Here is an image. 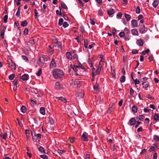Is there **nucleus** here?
<instances>
[{"label":"nucleus","instance_id":"nucleus-38","mask_svg":"<svg viewBox=\"0 0 159 159\" xmlns=\"http://www.w3.org/2000/svg\"><path fill=\"white\" fill-rule=\"evenodd\" d=\"M132 77V78L133 80L134 81V83L135 85H136L137 84H139L140 83L139 81V80L137 79H136L135 80L134 79L133 76L132 75H131Z\"/></svg>","mask_w":159,"mask_h":159},{"label":"nucleus","instance_id":"nucleus-10","mask_svg":"<svg viewBox=\"0 0 159 159\" xmlns=\"http://www.w3.org/2000/svg\"><path fill=\"white\" fill-rule=\"evenodd\" d=\"M136 44L139 46L142 47L143 46V43L142 39H139L137 40Z\"/></svg>","mask_w":159,"mask_h":159},{"label":"nucleus","instance_id":"nucleus-24","mask_svg":"<svg viewBox=\"0 0 159 159\" xmlns=\"http://www.w3.org/2000/svg\"><path fill=\"white\" fill-rule=\"evenodd\" d=\"M93 89L97 92L99 91V85L97 83H96L95 85L94 86Z\"/></svg>","mask_w":159,"mask_h":159},{"label":"nucleus","instance_id":"nucleus-29","mask_svg":"<svg viewBox=\"0 0 159 159\" xmlns=\"http://www.w3.org/2000/svg\"><path fill=\"white\" fill-rule=\"evenodd\" d=\"M61 5L62 8L64 9L66 11H67V7L65 3L64 2H61Z\"/></svg>","mask_w":159,"mask_h":159},{"label":"nucleus","instance_id":"nucleus-37","mask_svg":"<svg viewBox=\"0 0 159 159\" xmlns=\"http://www.w3.org/2000/svg\"><path fill=\"white\" fill-rule=\"evenodd\" d=\"M39 151L41 153H45V152L42 146H40L39 148Z\"/></svg>","mask_w":159,"mask_h":159},{"label":"nucleus","instance_id":"nucleus-26","mask_svg":"<svg viewBox=\"0 0 159 159\" xmlns=\"http://www.w3.org/2000/svg\"><path fill=\"white\" fill-rule=\"evenodd\" d=\"M40 113L43 115H44L45 113V110L44 107H41L40 109Z\"/></svg>","mask_w":159,"mask_h":159},{"label":"nucleus","instance_id":"nucleus-17","mask_svg":"<svg viewBox=\"0 0 159 159\" xmlns=\"http://www.w3.org/2000/svg\"><path fill=\"white\" fill-rule=\"evenodd\" d=\"M143 87L145 88V90H147V88L149 86V83L148 81L143 82L142 83Z\"/></svg>","mask_w":159,"mask_h":159},{"label":"nucleus","instance_id":"nucleus-5","mask_svg":"<svg viewBox=\"0 0 159 159\" xmlns=\"http://www.w3.org/2000/svg\"><path fill=\"white\" fill-rule=\"evenodd\" d=\"M55 88L56 89H63V85L60 82H56L55 83Z\"/></svg>","mask_w":159,"mask_h":159},{"label":"nucleus","instance_id":"nucleus-40","mask_svg":"<svg viewBox=\"0 0 159 159\" xmlns=\"http://www.w3.org/2000/svg\"><path fill=\"white\" fill-rule=\"evenodd\" d=\"M144 116L143 115H140L138 117V119L140 121H143L144 119Z\"/></svg>","mask_w":159,"mask_h":159},{"label":"nucleus","instance_id":"nucleus-54","mask_svg":"<svg viewBox=\"0 0 159 159\" xmlns=\"http://www.w3.org/2000/svg\"><path fill=\"white\" fill-rule=\"evenodd\" d=\"M122 15V14L121 12H119L117 14L116 17L117 18H120L121 17Z\"/></svg>","mask_w":159,"mask_h":159},{"label":"nucleus","instance_id":"nucleus-21","mask_svg":"<svg viewBox=\"0 0 159 159\" xmlns=\"http://www.w3.org/2000/svg\"><path fill=\"white\" fill-rule=\"evenodd\" d=\"M124 16L126 18V20L127 21H130L131 18V16L127 14L126 13H125Z\"/></svg>","mask_w":159,"mask_h":159},{"label":"nucleus","instance_id":"nucleus-47","mask_svg":"<svg viewBox=\"0 0 159 159\" xmlns=\"http://www.w3.org/2000/svg\"><path fill=\"white\" fill-rule=\"evenodd\" d=\"M98 14L99 16H102L103 14V12L102 10L101 9L98 10Z\"/></svg>","mask_w":159,"mask_h":159},{"label":"nucleus","instance_id":"nucleus-57","mask_svg":"<svg viewBox=\"0 0 159 159\" xmlns=\"http://www.w3.org/2000/svg\"><path fill=\"white\" fill-rule=\"evenodd\" d=\"M28 32H29L28 29L27 28H26L24 30V31L23 33H24V35H27L28 34Z\"/></svg>","mask_w":159,"mask_h":159},{"label":"nucleus","instance_id":"nucleus-43","mask_svg":"<svg viewBox=\"0 0 159 159\" xmlns=\"http://www.w3.org/2000/svg\"><path fill=\"white\" fill-rule=\"evenodd\" d=\"M28 43L31 45H33L35 43L34 40L33 39H30L28 42Z\"/></svg>","mask_w":159,"mask_h":159},{"label":"nucleus","instance_id":"nucleus-42","mask_svg":"<svg viewBox=\"0 0 159 159\" xmlns=\"http://www.w3.org/2000/svg\"><path fill=\"white\" fill-rule=\"evenodd\" d=\"M15 74H11L8 77L9 79L10 80H12L15 77Z\"/></svg>","mask_w":159,"mask_h":159},{"label":"nucleus","instance_id":"nucleus-48","mask_svg":"<svg viewBox=\"0 0 159 159\" xmlns=\"http://www.w3.org/2000/svg\"><path fill=\"white\" fill-rule=\"evenodd\" d=\"M22 59L25 60L26 62H29V60L27 57L25 56L22 55L21 56Z\"/></svg>","mask_w":159,"mask_h":159},{"label":"nucleus","instance_id":"nucleus-34","mask_svg":"<svg viewBox=\"0 0 159 159\" xmlns=\"http://www.w3.org/2000/svg\"><path fill=\"white\" fill-rule=\"evenodd\" d=\"M56 44L58 46V48L61 49V43L60 41H58L57 40L56 42Z\"/></svg>","mask_w":159,"mask_h":159},{"label":"nucleus","instance_id":"nucleus-64","mask_svg":"<svg viewBox=\"0 0 159 159\" xmlns=\"http://www.w3.org/2000/svg\"><path fill=\"white\" fill-rule=\"evenodd\" d=\"M132 53L133 54H135L138 53V52L136 50L134 49L132 50Z\"/></svg>","mask_w":159,"mask_h":159},{"label":"nucleus","instance_id":"nucleus-6","mask_svg":"<svg viewBox=\"0 0 159 159\" xmlns=\"http://www.w3.org/2000/svg\"><path fill=\"white\" fill-rule=\"evenodd\" d=\"M158 147L156 145L155 143H153L152 146H151L149 150L150 152L154 151L156 149L158 148Z\"/></svg>","mask_w":159,"mask_h":159},{"label":"nucleus","instance_id":"nucleus-61","mask_svg":"<svg viewBox=\"0 0 159 159\" xmlns=\"http://www.w3.org/2000/svg\"><path fill=\"white\" fill-rule=\"evenodd\" d=\"M33 120L34 122V124L37 125L38 124V122L37 119L35 118H33Z\"/></svg>","mask_w":159,"mask_h":159},{"label":"nucleus","instance_id":"nucleus-60","mask_svg":"<svg viewBox=\"0 0 159 159\" xmlns=\"http://www.w3.org/2000/svg\"><path fill=\"white\" fill-rule=\"evenodd\" d=\"M141 123H142L141 122L139 121H136V124L135 125V128H137V127H138L139 125L140 124H141Z\"/></svg>","mask_w":159,"mask_h":159},{"label":"nucleus","instance_id":"nucleus-28","mask_svg":"<svg viewBox=\"0 0 159 159\" xmlns=\"http://www.w3.org/2000/svg\"><path fill=\"white\" fill-rule=\"evenodd\" d=\"M153 139L156 142H159V136L155 135L153 136Z\"/></svg>","mask_w":159,"mask_h":159},{"label":"nucleus","instance_id":"nucleus-44","mask_svg":"<svg viewBox=\"0 0 159 159\" xmlns=\"http://www.w3.org/2000/svg\"><path fill=\"white\" fill-rule=\"evenodd\" d=\"M84 46L86 48H88V40L87 39L84 40Z\"/></svg>","mask_w":159,"mask_h":159},{"label":"nucleus","instance_id":"nucleus-53","mask_svg":"<svg viewBox=\"0 0 159 159\" xmlns=\"http://www.w3.org/2000/svg\"><path fill=\"white\" fill-rule=\"evenodd\" d=\"M63 20L62 18H60L59 20L58 25L60 26L62 25L63 23Z\"/></svg>","mask_w":159,"mask_h":159},{"label":"nucleus","instance_id":"nucleus-9","mask_svg":"<svg viewBox=\"0 0 159 159\" xmlns=\"http://www.w3.org/2000/svg\"><path fill=\"white\" fill-rule=\"evenodd\" d=\"M131 24V25L133 27H137L138 26L137 21L134 19H133L132 20Z\"/></svg>","mask_w":159,"mask_h":159},{"label":"nucleus","instance_id":"nucleus-32","mask_svg":"<svg viewBox=\"0 0 159 159\" xmlns=\"http://www.w3.org/2000/svg\"><path fill=\"white\" fill-rule=\"evenodd\" d=\"M42 73V69L41 68H39L38 71L36 73V75L39 76Z\"/></svg>","mask_w":159,"mask_h":159},{"label":"nucleus","instance_id":"nucleus-36","mask_svg":"<svg viewBox=\"0 0 159 159\" xmlns=\"http://www.w3.org/2000/svg\"><path fill=\"white\" fill-rule=\"evenodd\" d=\"M119 35L121 38H124L125 35V32L124 31L121 32L119 33Z\"/></svg>","mask_w":159,"mask_h":159},{"label":"nucleus","instance_id":"nucleus-30","mask_svg":"<svg viewBox=\"0 0 159 159\" xmlns=\"http://www.w3.org/2000/svg\"><path fill=\"white\" fill-rule=\"evenodd\" d=\"M154 119L155 121H159V115L158 114H155L154 116Z\"/></svg>","mask_w":159,"mask_h":159},{"label":"nucleus","instance_id":"nucleus-25","mask_svg":"<svg viewBox=\"0 0 159 159\" xmlns=\"http://www.w3.org/2000/svg\"><path fill=\"white\" fill-rule=\"evenodd\" d=\"M28 75L26 74H25L21 76V79L23 81L27 80H28Z\"/></svg>","mask_w":159,"mask_h":159},{"label":"nucleus","instance_id":"nucleus-7","mask_svg":"<svg viewBox=\"0 0 159 159\" xmlns=\"http://www.w3.org/2000/svg\"><path fill=\"white\" fill-rule=\"evenodd\" d=\"M57 64L55 62L54 59L53 58L51 61L50 65V68H53L56 66Z\"/></svg>","mask_w":159,"mask_h":159},{"label":"nucleus","instance_id":"nucleus-3","mask_svg":"<svg viewBox=\"0 0 159 159\" xmlns=\"http://www.w3.org/2000/svg\"><path fill=\"white\" fill-rule=\"evenodd\" d=\"M102 67V65L101 64L100 62L99 64V65L97 67V69L95 70L96 74L98 75L99 74Z\"/></svg>","mask_w":159,"mask_h":159},{"label":"nucleus","instance_id":"nucleus-55","mask_svg":"<svg viewBox=\"0 0 159 159\" xmlns=\"http://www.w3.org/2000/svg\"><path fill=\"white\" fill-rule=\"evenodd\" d=\"M80 30L82 33L84 32L85 30L84 27L83 26H81L80 27Z\"/></svg>","mask_w":159,"mask_h":159},{"label":"nucleus","instance_id":"nucleus-46","mask_svg":"<svg viewBox=\"0 0 159 159\" xmlns=\"http://www.w3.org/2000/svg\"><path fill=\"white\" fill-rule=\"evenodd\" d=\"M136 13L139 14L140 13V7L139 6H137L136 9Z\"/></svg>","mask_w":159,"mask_h":159},{"label":"nucleus","instance_id":"nucleus-4","mask_svg":"<svg viewBox=\"0 0 159 159\" xmlns=\"http://www.w3.org/2000/svg\"><path fill=\"white\" fill-rule=\"evenodd\" d=\"M6 29V27L3 26L2 27V30L0 32V36L3 39L4 38V33Z\"/></svg>","mask_w":159,"mask_h":159},{"label":"nucleus","instance_id":"nucleus-16","mask_svg":"<svg viewBox=\"0 0 159 159\" xmlns=\"http://www.w3.org/2000/svg\"><path fill=\"white\" fill-rule=\"evenodd\" d=\"M48 53L50 55H52L53 53V47L50 45H49L48 47Z\"/></svg>","mask_w":159,"mask_h":159},{"label":"nucleus","instance_id":"nucleus-33","mask_svg":"<svg viewBox=\"0 0 159 159\" xmlns=\"http://www.w3.org/2000/svg\"><path fill=\"white\" fill-rule=\"evenodd\" d=\"M21 111L23 113H25L26 111V108L24 106H22L20 108Z\"/></svg>","mask_w":159,"mask_h":159},{"label":"nucleus","instance_id":"nucleus-19","mask_svg":"<svg viewBox=\"0 0 159 159\" xmlns=\"http://www.w3.org/2000/svg\"><path fill=\"white\" fill-rule=\"evenodd\" d=\"M66 55L68 59L70 60L72 59V55L70 52H67L66 53Z\"/></svg>","mask_w":159,"mask_h":159},{"label":"nucleus","instance_id":"nucleus-20","mask_svg":"<svg viewBox=\"0 0 159 159\" xmlns=\"http://www.w3.org/2000/svg\"><path fill=\"white\" fill-rule=\"evenodd\" d=\"M131 32L133 35H138V32L136 29H133L131 30Z\"/></svg>","mask_w":159,"mask_h":159},{"label":"nucleus","instance_id":"nucleus-62","mask_svg":"<svg viewBox=\"0 0 159 159\" xmlns=\"http://www.w3.org/2000/svg\"><path fill=\"white\" fill-rule=\"evenodd\" d=\"M69 25V24L67 23L66 22H64L63 23V26L65 28H66Z\"/></svg>","mask_w":159,"mask_h":159},{"label":"nucleus","instance_id":"nucleus-14","mask_svg":"<svg viewBox=\"0 0 159 159\" xmlns=\"http://www.w3.org/2000/svg\"><path fill=\"white\" fill-rule=\"evenodd\" d=\"M45 62V61L44 60V58L43 57H40L39 58L38 63L39 65L42 66L43 65Z\"/></svg>","mask_w":159,"mask_h":159},{"label":"nucleus","instance_id":"nucleus-12","mask_svg":"<svg viewBox=\"0 0 159 159\" xmlns=\"http://www.w3.org/2000/svg\"><path fill=\"white\" fill-rule=\"evenodd\" d=\"M88 134L85 133L83 134L82 136V139L84 141H88V138L87 137V135Z\"/></svg>","mask_w":159,"mask_h":159},{"label":"nucleus","instance_id":"nucleus-13","mask_svg":"<svg viewBox=\"0 0 159 159\" xmlns=\"http://www.w3.org/2000/svg\"><path fill=\"white\" fill-rule=\"evenodd\" d=\"M145 30V27L143 25H139V31L140 33H143Z\"/></svg>","mask_w":159,"mask_h":159},{"label":"nucleus","instance_id":"nucleus-51","mask_svg":"<svg viewBox=\"0 0 159 159\" xmlns=\"http://www.w3.org/2000/svg\"><path fill=\"white\" fill-rule=\"evenodd\" d=\"M40 157L43 159H48V157L45 154L40 155Z\"/></svg>","mask_w":159,"mask_h":159},{"label":"nucleus","instance_id":"nucleus-2","mask_svg":"<svg viewBox=\"0 0 159 159\" xmlns=\"http://www.w3.org/2000/svg\"><path fill=\"white\" fill-rule=\"evenodd\" d=\"M136 122V120L135 118L134 117H132L130 119L129 122L128 123V124L131 126L135 125Z\"/></svg>","mask_w":159,"mask_h":159},{"label":"nucleus","instance_id":"nucleus-35","mask_svg":"<svg viewBox=\"0 0 159 159\" xmlns=\"http://www.w3.org/2000/svg\"><path fill=\"white\" fill-rule=\"evenodd\" d=\"M60 9V11H59L58 10H57L56 11V13L57 15H59L60 16H62V14L61 12V9L60 7H59Z\"/></svg>","mask_w":159,"mask_h":159},{"label":"nucleus","instance_id":"nucleus-27","mask_svg":"<svg viewBox=\"0 0 159 159\" xmlns=\"http://www.w3.org/2000/svg\"><path fill=\"white\" fill-rule=\"evenodd\" d=\"M158 2L157 0H154L153 2L152 3V6L153 7L155 8H156L158 5Z\"/></svg>","mask_w":159,"mask_h":159},{"label":"nucleus","instance_id":"nucleus-59","mask_svg":"<svg viewBox=\"0 0 159 159\" xmlns=\"http://www.w3.org/2000/svg\"><path fill=\"white\" fill-rule=\"evenodd\" d=\"M69 140L71 143H73L75 141V139L74 137H70L69 138Z\"/></svg>","mask_w":159,"mask_h":159},{"label":"nucleus","instance_id":"nucleus-39","mask_svg":"<svg viewBox=\"0 0 159 159\" xmlns=\"http://www.w3.org/2000/svg\"><path fill=\"white\" fill-rule=\"evenodd\" d=\"M79 66H76L75 65H74V67H73V70L75 72H77L78 71L77 68L80 67Z\"/></svg>","mask_w":159,"mask_h":159},{"label":"nucleus","instance_id":"nucleus-56","mask_svg":"<svg viewBox=\"0 0 159 159\" xmlns=\"http://www.w3.org/2000/svg\"><path fill=\"white\" fill-rule=\"evenodd\" d=\"M124 32H125V34H129V30L126 27H125V28L124 30Z\"/></svg>","mask_w":159,"mask_h":159},{"label":"nucleus","instance_id":"nucleus-23","mask_svg":"<svg viewBox=\"0 0 159 159\" xmlns=\"http://www.w3.org/2000/svg\"><path fill=\"white\" fill-rule=\"evenodd\" d=\"M138 110L137 107L136 106L133 105L132 107V111L133 113H136Z\"/></svg>","mask_w":159,"mask_h":159},{"label":"nucleus","instance_id":"nucleus-11","mask_svg":"<svg viewBox=\"0 0 159 159\" xmlns=\"http://www.w3.org/2000/svg\"><path fill=\"white\" fill-rule=\"evenodd\" d=\"M55 98L58 100H60L61 101L63 102L64 103H66L67 100L66 98L62 97H55Z\"/></svg>","mask_w":159,"mask_h":159},{"label":"nucleus","instance_id":"nucleus-52","mask_svg":"<svg viewBox=\"0 0 159 159\" xmlns=\"http://www.w3.org/2000/svg\"><path fill=\"white\" fill-rule=\"evenodd\" d=\"M8 17V16L7 15H5L4 16L3 20H4V22L5 23H6L7 22Z\"/></svg>","mask_w":159,"mask_h":159},{"label":"nucleus","instance_id":"nucleus-8","mask_svg":"<svg viewBox=\"0 0 159 159\" xmlns=\"http://www.w3.org/2000/svg\"><path fill=\"white\" fill-rule=\"evenodd\" d=\"M107 14L108 16H110L113 15L115 13V11L112 8H110L107 10Z\"/></svg>","mask_w":159,"mask_h":159},{"label":"nucleus","instance_id":"nucleus-50","mask_svg":"<svg viewBox=\"0 0 159 159\" xmlns=\"http://www.w3.org/2000/svg\"><path fill=\"white\" fill-rule=\"evenodd\" d=\"M17 78H16L13 81L12 84L13 86H17Z\"/></svg>","mask_w":159,"mask_h":159},{"label":"nucleus","instance_id":"nucleus-15","mask_svg":"<svg viewBox=\"0 0 159 159\" xmlns=\"http://www.w3.org/2000/svg\"><path fill=\"white\" fill-rule=\"evenodd\" d=\"M55 118L52 116H50L49 118V122L50 123L51 125H52L54 124Z\"/></svg>","mask_w":159,"mask_h":159},{"label":"nucleus","instance_id":"nucleus-22","mask_svg":"<svg viewBox=\"0 0 159 159\" xmlns=\"http://www.w3.org/2000/svg\"><path fill=\"white\" fill-rule=\"evenodd\" d=\"M34 133V136H33V133L32 132H31V135L32 136V139L34 142H36L37 141L38 139L36 137V133L34 131H33Z\"/></svg>","mask_w":159,"mask_h":159},{"label":"nucleus","instance_id":"nucleus-41","mask_svg":"<svg viewBox=\"0 0 159 159\" xmlns=\"http://www.w3.org/2000/svg\"><path fill=\"white\" fill-rule=\"evenodd\" d=\"M120 81L121 83H123L125 81V77L123 75L122 76L120 79Z\"/></svg>","mask_w":159,"mask_h":159},{"label":"nucleus","instance_id":"nucleus-63","mask_svg":"<svg viewBox=\"0 0 159 159\" xmlns=\"http://www.w3.org/2000/svg\"><path fill=\"white\" fill-rule=\"evenodd\" d=\"M129 93L131 95H133L134 93V90L132 88L130 89Z\"/></svg>","mask_w":159,"mask_h":159},{"label":"nucleus","instance_id":"nucleus-18","mask_svg":"<svg viewBox=\"0 0 159 159\" xmlns=\"http://www.w3.org/2000/svg\"><path fill=\"white\" fill-rule=\"evenodd\" d=\"M10 67L12 69L15 70L16 69V66L15 63L11 61V62L9 64Z\"/></svg>","mask_w":159,"mask_h":159},{"label":"nucleus","instance_id":"nucleus-58","mask_svg":"<svg viewBox=\"0 0 159 159\" xmlns=\"http://www.w3.org/2000/svg\"><path fill=\"white\" fill-rule=\"evenodd\" d=\"M16 15L17 17H18L20 16V8L19 7V8H18L16 13Z\"/></svg>","mask_w":159,"mask_h":159},{"label":"nucleus","instance_id":"nucleus-31","mask_svg":"<svg viewBox=\"0 0 159 159\" xmlns=\"http://www.w3.org/2000/svg\"><path fill=\"white\" fill-rule=\"evenodd\" d=\"M21 25L22 27H25L27 25L28 23L26 20L22 21L21 23Z\"/></svg>","mask_w":159,"mask_h":159},{"label":"nucleus","instance_id":"nucleus-1","mask_svg":"<svg viewBox=\"0 0 159 159\" xmlns=\"http://www.w3.org/2000/svg\"><path fill=\"white\" fill-rule=\"evenodd\" d=\"M64 74L62 70L59 69H55L53 72V76L55 78L58 79L61 78L63 76Z\"/></svg>","mask_w":159,"mask_h":159},{"label":"nucleus","instance_id":"nucleus-49","mask_svg":"<svg viewBox=\"0 0 159 159\" xmlns=\"http://www.w3.org/2000/svg\"><path fill=\"white\" fill-rule=\"evenodd\" d=\"M149 51H150V50H149V49H148L146 50L143 51L142 52V54L143 55H145L146 54L149 52Z\"/></svg>","mask_w":159,"mask_h":159},{"label":"nucleus","instance_id":"nucleus-45","mask_svg":"<svg viewBox=\"0 0 159 159\" xmlns=\"http://www.w3.org/2000/svg\"><path fill=\"white\" fill-rule=\"evenodd\" d=\"M2 136L1 137H2V139H6L7 138V133H4V134L2 133Z\"/></svg>","mask_w":159,"mask_h":159}]
</instances>
